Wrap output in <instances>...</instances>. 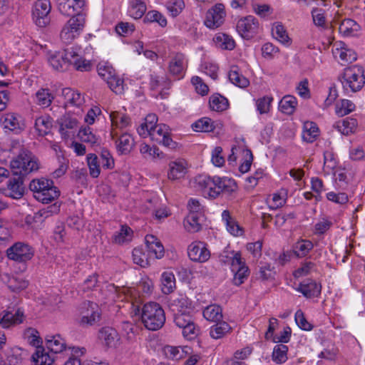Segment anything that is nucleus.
I'll return each mask as SVG.
<instances>
[{
    "label": "nucleus",
    "mask_w": 365,
    "mask_h": 365,
    "mask_svg": "<svg viewBox=\"0 0 365 365\" xmlns=\"http://www.w3.org/2000/svg\"><path fill=\"white\" fill-rule=\"evenodd\" d=\"M188 61L182 53H175L168 63L169 73L177 79L182 78L187 67Z\"/></svg>",
    "instance_id": "13"
},
{
    "label": "nucleus",
    "mask_w": 365,
    "mask_h": 365,
    "mask_svg": "<svg viewBox=\"0 0 365 365\" xmlns=\"http://www.w3.org/2000/svg\"><path fill=\"white\" fill-rule=\"evenodd\" d=\"M7 277V286L12 292H20L26 289L29 282L21 276H9Z\"/></svg>",
    "instance_id": "45"
},
{
    "label": "nucleus",
    "mask_w": 365,
    "mask_h": 365,
    "mask_svg": "<svg viewBox=\"0 0 365 365\" xmlns=\"http://www.w3.org/2000/svg\"><path fill=\"white\" fill-rule=\"evenodd\" d=\"M334 128L341 134L349 136L357 133L360 130V125L357 118L349 116L336 121Z\"/></svg>",
    "instance_id": "16"
},
{
    "label": "nucleus",
    "mask_w": 365,
    "mask_h": 365,
    "mask_svg": "<svg viewBox=\"0 0 365 365\" xmlns=\"http://www.w3.org/2000/svg\"><path fill=\"white\" fill-rule=\"evenodd\" d=\"M86 160L90 175L93 178H98L101 173V168L97 155L93 153H89L87 155Z\"/></svg>",
    "instance_id": "51"
},
{
    "label": "nucleus",
    "mask_w": 365,
    "mask_h": 365,
    "mask_svg": "<svg viewBox=\"0 0 365 365\" xmlns=\"http://www.w3.org/2000/svg\"><path fill=\"white\" fill-rule=\"evenodd\" d=\"M80 324L82 326H93L99 322L100 309L95 302L86 301L81 305Z\"/></svg>",
    "instance_id": "8"
},
{
    "label": "nucleus",
    "mask_w": 365,
    "mask_h": 365,
    "mask_svg": "<svg viewBox=\"0 0 365 365\" xmlns=\"http://www.w3.org/2000/svg\"><path fill=\"white\" fill-rule=\"evenodd\" d=\"M145 22H157L160 26L165 27L167 25V20L165 17L157 11H148L143 20Z\"/></svg>",
    "instance_id": "58"
},
{
    "label": "nucleus",
    "mask_w": 365,
    "mask_h": 365,
    "mask_svg": "<svg viewBox=\"0 0 365 365\" xmlns=\"http://www.w3.org/2000/svg\"><path fill=\"white\" fill-rule=\"evenodd\" d=\"M192 128L197 132H210L215 128L213 122L209 118H202L192 125Z\"/></svg>",
    "instance_id": "54"
},
{
    "label": "nucleus",
    "mask_w": 365,
    "mask_h": 365,
    "mask_svg": "<svg viewBox=\"0 0 365 365\" xmlns=\"http://www.w3.org/2000/svg\"><path fill=\"white\" fill-rule=\"evenodd\" d=\"M85 17L82 14L72 16L63 26L60 37L65 43H71L82 32L85 25Z\"/></svg>",
    "instance_id": "7"
},
{
    "label": "nucleus",
    "mask_w": 365,
    "mask_h": 365,
    "mask_svg": "<svg viewBox=\"0 0 365 365\" xmlns=\"http://www.w3.org/2000/svg\"><path fill=\"white\" fill-rule=\"evenodd\" d=\"M53 99L54 96L48 88H41L35 94V103L42 108L48 107Z\"/></svg>",
    "instance_id": "37"
},
{
    "label": "nucleus",
    "mask_w": 365,
    "mask_h": 365,
    "mask_svg": "<svg viewBox=\"0 0 365 365\" xmlns=\"http://www.w3.org/2000/svg\"><path fill=\"white\" fill-rule=\"evenodd\" d=\"M222 219L225 222L227 230L230 234L235 236H238L242 234V230L240 229V226L236 223V222L232 218L230 213L228 210H224L222 212Z\"/></svg>",
    "instance_id": "47"
},
{
    "label": "nucleus",
    "mask_w": 365,
    "mask_h": 365,
    "mask_svg": "<svg viewBox=\"0 0 365 365\" xmlns=\"http://www.w3.org/2000/svg\"><path fill=\"white\" fill-rule=\"evenodd\" d=\"M187 164L185 160L179 159L169 163L168 177L171 180L183 178L187 173Z\"/></svg>",
    "instance_id": "23"
},
{
    "label": "nucleus",
    "mask_w": 365,
    "mask_h": 365,
    "mask_svg": "<svg viewBox=\"0 0 365 365\" xmlns=\"http://www.w3.org/2000/svg\"><path fill=\"white\" fill-rule=\"evenodd\" d=\"M0 121L4 129L13 131L16 134L20 133L26 128L23 118L16 113H6L1 116Z\"/></svg>",
    "instance_id": "14"
},
{
    "label": "nucleus",
    "mask_w": 365,
    "mask_h": 365,
    "mask_svg": "<svg viewBox=\"0 0 365 365\" xmlns=\"http://www.w3.org/2000/svg\"><path fill=\"white\" fill-rule=\"evenodd\" d=\"M100 340L108 347L114 346L118 341V334L115 329L107 327L102 328L99 331Z\"/></svg>",
    "instance_id": "30"
},
{
    "label": "nucleus",
    "mask_w": 365,
    "mask_h": 365,
    "mask_svg": "<svg viewBox=\"0 0 365 365\" xmlns=\"http://www.w3.org/2000/svg\"><path fill=\"white\" fill-rule=\"evenodd\" d=\"M111 121L110 136L114 140L118 136V129H123L128 127L130 123V118L124 113L120 111H110L109 113Z\"/></svg>",
    "instance_id": "17"
},
{
    "label": "nucleus",
    "mask_w": 365,
    "mask_h": 365,
    "mask_svg": "<svg viewBox=\"0 0 365 365\" xmlns=\"http://www.w3.org/2000/svg\"><path fill=\"white\" fill-rule=\"evenodd\" d=\"M49 0H38L34 5L32 16L35 24L39 27H45L50 22L51 11Z\"/></svg>",
    "instance_id": "11"
},
{
    "label": "nucleus",
    "mask_w": 365,
    "mask_h": 365,
    "mask_svg": "<svg viewBox=\"0 0 365 365\" xmlns=\"http://www.w3.org/2000/svg\"><path fill=\"white\" fill-rule=\"evenodd\" d=\"M334 53L335 57L339 56V58L343 63H352L357 58V56L355 51L346 48H341L340 49L336 48Z\"/></svg>",
    "instance_id": "53"
},
{
    "label": "nucleus",
    "mask_w": 365,
    "mask_h": 365,
    "mask_svg": "<svg viewBox=\"0 0 365 365\" xmlns=\"http://www.w3.org/2000/svg\"><path fill=\"white\" fill-rule=\"evenodd\" d=\"M297 105V98L293 96H285L279 101V109L287 115L292 114Z\"/></svg>",
    "instance_id": "43"
},
{
    "label": "nucleus",
    "mask_w": 365,
    "mask_h": 365,
    "mask_svg": "<svg viewBox=\"0 0 365 365\" xmlns=\"http://www.w3.org/2000/svg\"><path fill=\"white\" fill-rule=\"evenodd\" d=\"M339 79L346 91L357 92L365 84L364 70L359 65L347 67L344 70Z\"/></svg>",
    "instance_id": "6"
},
{
    "label": "nucleus",
    "mask_w": 365,
    "mask_h": 365,
    "mask_svg": "<svg viewBox=\"0 0 365 365\" xmlns=\"http://www.w3.org/2000/svg\"><path fill=\"white\" fill-rule=\"evenodd\" d=\"M148 136L153 141L170 149H174L177 146V143L170 138L169 127L165 124H158L149 131Z\"/></svg>",
    "instance_id": "12"
},
{
    "label": "nucleus",
    "mask_w": 365,
    "mask_h": 365,
    "mask_svg": "<svg viewBox=\"0 0 365 365\" xmlns=\"http://www.w3.org/2000/svg\"><path fill=\"white\" fill-rule=\"evenodd\" d=\"M204 318L212 322H217L222 320V309L220 306L217 304H210L206 307L203 310Z\"/></svg>",
    "instance_id": "33"
},
{
    "label": "nucleus",
    "mask_w": 365,
    "mask_h": 365,
    "mask_svg": "<svg viewBox=\"0 0 365 365\" xmlns=\"http://www.w3.org/2000/svg\"><path fill=\"white\" fill-rule=\"evenodd\" d=\"M258 21L252 16H248L238 21L237 30L244 38H250L257 32Z\"/></svg>",
    "instance_id": "18"
},
{
    "label": "nucleus",
    "mask_w": 365,
    "mask_h": 365,
    "mask_svg": "<svg viewBox=\"0 0 365 365\" xmlns=\"http://www.w3.org/2000/svg\"><path fill=\"white\" fill-rule=\"evenodd\" d=\"M231 326L225 321H219L210 327L209 334L212 339H220L232 331Z\"/></svg>",
    "instance_id": "28"
},
{
    "label": "nucleus",
    "mask_w": 365,
    "mask_h": 365,
    "mask_svg": "<svg viewBox=\"0 0 365 365\" xmlns=\"http://www.w3.org/2000/svg\"><path fill=\"white\" fill-rule=\"evenodd\" d=\"M132 230L127 225H122L119 232L113 236V241L117 244L129 242L132 239Z\"/></svg>",
    "instance_id": "52"
},
{
    "label": "nucleus",
    "mask_w": 365,
    "mask_h": 365,
    "mask_svg": "<svg viewBox=\"0 0 365 365\" xmlns=\"http://www.w3.org/2000/svg\"><path fill=\"white\" fill-rule=\"evenodd\" d=\"M187 253L190 259L197 262H205L210 257V252L206 244L200 241L192 242L188 247Z\"/></svg>",
    "instance_id": "15"
},
{
    "label": "nucleus",
    "mask_w": 365,
    "mask_h": 365,
    "mask_svg": "<svg viewBox=\"0 0 365 365\" xmlns=\"http://www.w3.org/2000/svg\"><path fill=\"white\" fill-rule=\"evenodd\" d=\"M214 41L216 46L222 49L232 50L235 47L234 39L225 34H217L214 38Z\"/></svg>",
    "instance_id": "48"
},
{
    "label": "nucleus",
    "mask_w": 365,
    "mask_h": 365,
    "mask_svg": "<svg viewBox=\"0 0 365 365\" xmlns=\"http://www.w3.org/2000/svg\"><path fill=\"white\" fill-rule=\"evenodd\" d=\"M314 247L313 243L307 240H302L294 245V252L298 257H305Z\"/></svg>",
    "instance_id": "49"
},
{
    "label": "nucleus",
    "mask_w": 365,
    "mask_h": 365,
    "mask_svg": "<svg viewBox=\"0 0 365 365\" xmlns=\"http://www.w3.org/2000/svg\"><path fill=\"white\" fill-rule=\"evenodd\" d=\"M288 347L284 344H277L274 346L272 351V360L277 363L282 364L287 359Z\"/></svg>",
    "instance_id": "50"
},
{
    "label": "nucleus",
    "mask_w": 365,
    "mask_h": 365,
    "mask_svg": "<svg viewBox=\"0 0 365 365\" xmlns=\"http://www.w3.org/2000/svg\"><path fill=\"white\" fill-rule=\"evenodd\" d=\"M241 253L229 250H223L219 255L220 262L225 265H230L231 270L235 271L237 265L241 263Z\"/></svg>",
    "instance_id": "24"
},
{
    "label": "nucleus",
    "mask_w": 365,
    "mask_h": 365,
    "mask_svg": "<svg viewBox=\"0 0 365 365\" xmlns=\"http://www.w3.org/2000/svg\"><path fill=\"white\" fill-rule=\"evenodd\" d=\"M33 365H51L54 359L46 351L43 347H38L32 354Z\"/></svg>",
    "instance_id": "31"
},
{
    "label": "nucleus",
    "mask_w": 365,
    "mask_h": 365,
    "mask_svg": "<svg viewBox=\"0 0 365 365\" xmlns=\"http://www.w3.org/2000/svg\"><path fill=\"white\" fill-rule=\"evenodd\" d=\"M161 290L163 294H169L172 293L175 286V277L172 272H164L161 274Z\"/></svg>",
    "instance_id": "36"
},
{
    "label": "nucleus",
    "mask_w": 365,
    "mask_h": 365,
    "mask_svg": "<svg viewBox=\"0 0 365 365\" xmlns=\"http://www.w3.org/2000/svg\"><path fill=\"white\" fill-rule=\"evenodd\" d=\"M62 95L64 97L66 106L70 105L80 107L85 102L83 96H82L78 91H74L70 88H63Z\"/></svg>",
    "instance_id": "29"
},
{
    "label": "nucleus",
    "mask_w": 365,
    "mask_h": 365,
    "mask_svg": "<svg viewBox=\"0 0 365 365\" xmlns=\"http://www.w3.org/2000/svg\"><path fill=\"white\" fill-rule=\"evenodd\" d=\"M232 272H234L233 283L237 286L244 283L250 274L249 267L245 264L243 259H241V263L237 265L235 270Z\"/></svg>",
    "instance_id": "39"
},
{
    "label": "nucleus",
    "mask_w": 365,
    "mask_h": 365,
    "mask_svg": "<svg viewBox=\"0 0 365 365\" xmlns=\"http://www.w3.org/2000/svg\"><path fill=\"white\" fill-rule=\"evenodd\" d=\"M204 214L189 213L184 220V227L190 232H197L202 229Z\"/></svg>",
    "instance_id": "27"
},
{
    "label": "nucleus",
    "mask_w": 365,
    "mask_h": 365,
    "mask_svg": "<svg viewBox=\"0 0 365 365\" xmlns=\"http://www.w3.org/2000/svg\"><path fill=\"white\" fill-rule=\"evenodd\" d=\"M225 16V6L216 4L206 12L204 24L207 28L215 29L223 24Z\"/></svg>",
    "instance_id": "10"
},
{
    "label": "nucleus",
    "mask_w": 365,
    "mask_h": 365,
    "mask_svg": "<svg viewBox=\"0 0 365 365\" xmlns=\"http://www.w3.org/2000/svg\"><path fill=\"white\" fill-rule=\"evenodd\" d=\"M173 317L175 324L182 329L193 321L192 313H178L174 314Z\"/></svg>",
    "instance_id": "62"
},
{
    "label": "nucleus",
    "mask_w": 365,
    "mask_h": 365,
    "mask_svg": "<svg viewBox=\"0 0 365 365\" xmlns=\"http://www.w3.org/2000/svg\"><path fill=\"white\" fill-rule=\"evenodd\" d=\"M157 122L158 117L155 114H148L145 118V122L138 128V134L143 138H147L149 135V131L158 125Z\"/></svg>",
    "instance_id": "34"
},
{
    "label": "nucleus",
    "mask_w": 365,
    "mask_h": 365,
    "mask_svg": "<svg viewBox=\"0 0 365 365\" xmlns=\"http://www.w3.org/2000/svg\"><path fill=\"white\" fill-rule=\"evenodd\" d=\"M190 348L189 346H166L164 347L165 356L172 360H180L184 358L189 353Z\"/></svg>",
    "instance_id": "32"
},
{
    "label": "nucleus",
    "mask_w": 365,
    "mask_h": 365,
    "mask_svg": "<svg viewBox=\"0 0 365 365\" xmlns=\"http://www.w3.org/2000/svg\"><path fill=\"white\" fill-rule=\"evenodd\" d=\"M145 245L149 255L155 259H161L165 254L161 242L154 235H148L145 237Z\"/></svg>",
    "instance_id": "21"
},
{
    "label": "nucleus",
    "mask_w": 365,
    "mask_h": 365,
    "mask_svg": "<svg viewBox=\"0 0 365 365\" xmlns=\"http://www.w3.org/2000/svg\"><path fill=\"white\" fill-rule=\"evenodd\" d=\"M35 128L41 136L47 135L52 127V120L48 116H40L35 120Z\"/></svg>",
    "instance_id": "44"
},
{
    "label": "nucleus",
    "mask_w": 365,
    "mask_h": 365,
    "mask_svg": "<svg viewBox=\"0 0 365 365\" xmlns=\"http://www.w3.org/2000/svg\"><path fill=\"white\" fill-rule=\"evenodd\" d=\"M133 262L142 267L149 265V261L147 255L143 252L142 248L136 247L132 252Z\"/></svg>",
    "instance_id": "59"
},
{
    "label": "nucleus",
    "mask_w": 365,
    "mask_h": 365,
    "mask_svg": "<svg viewBox=\"0 0 365 365\" xmlns=\"http://www.w3.org/2000/svg\"><path fill=\"white\" fill-rule=\"evenodd\" d=\"M48 63L56 71H65L70 65L80 71H89L92 68L90 61L82 58L73 48L56 52L48 57Z\"/></svg>",
    "instance_id": "4"
},
{
    "label": "nucleus",
    "mask_w": 365,
    "mask_h": 365,
    "mask_svg": "<svg viewBox=\"0 0 365 365\" xmlns=\"http://www.w3.org/2000/svg\"><path fill=\"white\" fill-rule=\"evenodd\" d=\"M60 133L66 135V130L74 129L78 126V120L75 118H72L68 115L62 116L59 120Z\"/></svg>",
    "instance_id": "56"
},
{
    "label": "nucleus",
    "mask_w": 365,
    "mask_h": 365,
    "mask_svg": "<svg viewBox=\"0 0 365 365\" xmlns=\"http://www.w3.org/2000/svg\"><path fill=\"white\" fill-rule=\"evenodd\" d=\"M146 11V5L144 0H130L128 13L129 15L135 19H140Z\"/></svg>",
    "instance_id": "38"
},
{
    "label": "nucleus",
    "mask_w": 365,
    "mask_h": 365,
    "mask_svg": "<svg viewBox=\"0 0 365 365\" xmlns=\"http://www.w3.org/2000/svg\"><path fill=\"white\" fill-rule=\"evenodd\" d=\"M272 34L274 38L283 44H289L291 39L286 29L280 22H274L272 28Z\"/></svg>",
    "instance_id": "40"
},
{
    "label": "nucleus",
    "mask_w": 365,
    "mask_h": 365,
    "mask_svg": "<svg viewBox=\"0 0 365 365\" xmlns=\"http://www.w3.org/2000/svg\"><path fill=\"white\" fill-rule=\"evenodd\" d=\"M45 341L48 349L55 354L61 353L67 347L66 340L60 334L47 335Z\"/></svg>",
    "instance_id": "25"
},
{
    "label": "nucleus",
    "mask_w": 365,
    "mask_h": 365,
    "mask_svg": "<svg viewBox=\"0 0 365 365\" xmlns=\"http://www.w3.org/2000/svg\"><path fill=\"white\" fill-rule=\"evenodd\" d=\"M138 301L131 302V314L141 319L146 329L151 331L160 329L165 322L163 309L156 302H149L140 307Z\"/></svg>",
    "instance_id": "3"
},
{
    "label": "nucleus",
    "mask_w": 365,
    "mask_h": 365,
    "mask_svg": "<svg viewBox=\"0 0 365 365\" xmlns=\"http://www.w3.org/2000/svg\"><path fill=\"white\" fill-rule=\"evenodd\" d=\"M286 197L280 193H274L267 198V203L271 210H277L286 202Z\"/></svg>",
    "instance_id": "57"
},
{
    "label": "nucleus",
    "mask_w": 365,
    "mask_h": 365,
    "mask_svg": "<svg viewBox=\"0 0 365 365\" xmlns=\"http://www.w3.org/2000/svg\"><path fill=\"white\" fill-rule=\"evenodd\" d=\"M210 108L215 111L222 112L227 109L228 100L220 94H215L210 97Z\"/></svg>",
    "instance_id": "42"
},
{
    "label": "nucleus",
    "mask_w": 365,
    "mask_h": 365,
    "mask_svg": "<svg viewBox=\"0 0 365 365\" xmlns=\"http://www.w3.org/2000/svg\"><path fill=\"white\" fill-rule=\"evenodd\" d=\"M228 78L232 83L240 88H246L250 83L246 77L239 73L237 66L232 67L229 72Z\"/></svg>",
    "instance_id": "46"
},
{
    "label": "nucleus",
    "mask_w": 365,
    "mask_h": 365,
    "mask_svg": "<svg viewBox=\"0 0 365 365\" xmlns=\"http://www.w3.org/2000/svg\"><path fill=\"white\" fill-rule=\"evenodd\" d=\"M319 135L317 125L312 121H307L304 123L302 138L307 143H313Z\"/></svg>",
    "instance_id": "35"
},
{
    "label": "nucleus",
    "mask_w": 365,
    "mask_h": 365,
    "mask_svg": "<svg viewBox=\"0 0 365 365\" xmlns=\"http://www.w3.org/2000/svg\"><path fill=\"white\" fill-rule=\"evenodd\" d=\"M274 267L269 263H261L259 265V271L257 273V278L265 281L272 279L274 275Z\"/></svg>",
    "instance_id": "55"
},
{
    "label": "nucleus",
    "mask_w": 365,
    "mask_h": 365,
    "mask_svg": "<svg viewBox=\"0 0 365 365\" xmlns=\"http://www.w3.org/2000/svg\"><path fill=\"white\" fill-rule=\"evenodd\" d=\"M115 143L116 149L120 155H127L130 153L134 146V139L128 133L119 134L113 140Z\"/></svg>",
    "instance_id": "22"
},
{
    "label": "nucleus",
    "mask_w": 365,
    "mask_h": 365,
    "mask_svg": "<svg viewBox=\"0 0 365 365\" xmlns=\"http://www.w3.org/2000/svg\"><path fill=\"white\" fill-rule=\"evenodd\" d=\"M34 254L33 248L28 244L18 242L6 250V255L9 259L25 262L30 260Z\"/></svg>",
    "instance_id": "9"
},
{
    "label": "nucleus",
    "mask_w": 365,
    "mask_h": 365,
    "mask_svg": "<svg viewBox=\"0 0 365 365\" xmlns=\"http://www.w3.org/2000/svg\"><path fill=\"white\" fill-rule=\"evenodd\" d=\"M29 189L38 201L48 204L57 199L60 191L53 182L46 178L34 179L29 184Z\"/></svg>",
    "instance_id": "5"
},
{
    "label": "nucleus",
    "mask_w": 365,
    "mask_h": 365,
    "mask_svg": "<svg viewBox=\"0 0 365 365\" xmlns=\"http://www.w3.org/2000/svg\"><path fill=\"white\" fill-rule=\"evenodd\" d=\"M24 319V312L21 309H18L14 314L9 311H3L0 313V326L2 328L7 329L21 324Z\"/></svg>",
    "instance_id": "19"
},
{
    "label": "nucleus",
    "mask_w": 365,
    "mask_h": 365,
    "mask_svg": "<svg viewBox=\"0 0 365 365\" xmlns=\"http://www.w3.org/2000/svg\"><path fill=\"white\" fill-rule=\"evenodd\" d=\"M355 110L354 103L350 100L344 99L341 101L340 106H336V113L340 116L348 115Z\"/></svg>",
    "instance_id": "60"
},
{
    "label": "nucleus",
    "mask_w": 365,
    "mask_h": 365,
    "mask_svg": "<svg viewBox=\"0 0 365 365\" xmlns=\"http://www.w3.org/2000/svg\"><path fill=\"white\" fill-rule=\"evenodd\" d=\"M200 329L194 323V321L190 322L189 325H187L182 329V334L183 336L189 340L195 339L199 334Z\"/></svg>",
    "instance_id": "63"
},
{
    "label": "nucleus",
    "mask_w": 365,
    "mask_h": 365,
    "mask_svg": "<svg viewBox=\"0 0 365 365\" xmlns=\"http://www.w3.org/2000/svg\"><path fill=\"white\" fill-rule=\"evenodd\" d=\"M297 291L307 298L318 297L322 291V286L315 281L307 280L299 284Z\"/></svg>",
    "instance_id": "26"
},
{
    "label": "nucleus",
    "mask_w": 365,
    "mask_h": 365,
    "mask_svg": "<svg viewBox=\"0 0 365 365\" xmlns=\"http://www.w3.org/2000/svg\"><path fill=\"white\" fill-rule=\"evenodd\" d=\"M14 177L7 182V195L20 199L24 194V177L38 168L36 158L27 150H22L18 156L11 161Z\"/></svg>",
    "instance_id": "1"
},
{
    "label": "nucleus",
    "mask_w": 365,
    "mask_h": 365,
    "mask_svg": "<svg viewBox=\"0 0 365 365\" xmlns=\"http://www.w3.org/2000/svg\"><path fill=\"white\" fill-rule=\"evenodd\" d=\"M168 306L173 315L178 313L186 314L193 312L192 302L184 296H180L170 300Z\"/></svg>",
    "instance_id": "20"
},
{
    "label": "nucleus",
    "mask_w": 365,
    "mask_h": 365,
    "mask_svg": "<svg viewBox=\"0 0 365 365\" xmlns=\"http://www.w3.org/2000/svg\"><path fill=\"white\" fill-rule=\"evenodd\" d=\"M196 187L205 197L216 198L220 193L230 195L236 191L237 186L235 180L215 176L200 175L195 178Z\"/></svg>",
    "instance_id": "2"
},
{
    "label": "nucleus",
    "mask_w": 365,
    "mask_h": 365,
    "mask_svg": "<svg viewBox=\"0 0 365 365\" xmlns=\"http://www.w3.org/2000/svg\"><path fill=\"white\" fill-rule=\"evenodd\" d=\"M295 322L297 326L303 330L310 331L312 329L313 326L307 320L303 312L299 309L295 313Z\"/></svg>",
    "instance_id": "64"
},
{
    "label": "nucleus",
    "mask_w": 365,
    "mask_h": 365,
    "mask_svg": "<svg viewBox=\"0 0 365 365\" xmlns=\"http://www.w3.org/2000/svg\"><path fill=\"white\" fill-rule=\"evenodd\" d=\"M109 88L115 93L120 94L123 91V81L115 74V72L110 76V79L106 81Z\"/></svg>",
    "instance_id": "61"
},
{
    "label": "nucleus",
    "mask_w": 365,
    "mask_h": 365,
    "mask_svg": "<svg viewBox=\"0 0 365 365\" xmlns=\"http://www.w3.org/2000/svg\"><path fill=\"white\" fill-rule=\"evenodd\" d=\"M360 29V26L353 19H346L339 25V32L344 36H354Z\"/></svg>",
    "instance_id": "41"
}]
</instances>
